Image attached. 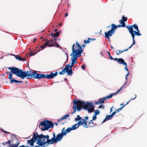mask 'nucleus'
Returning a JSON list of instances; mask_svg holds the SVG:
<instances>
[{"instance_id": "6e6552de", "label": "nucleus", "mask_w": 147, "mask_h": 147, "mask_svg": "<svg viewBox=\"0 0 147 147\" xmlns=\"http://www.w3.org/2000/svg\"><path fill=\"white\" fill-rule=\"evenodd\" d=\"M50 44V40L47 41L46 43L43 45H41L40 47V49H39L38 51H40V50H42L43 49H45V47L47 46L49 47H51L54 46V45L53 44Z\"/></svg>"}, {"instance_id": "0eeeda50", "label": "nucleus", "mask_w": 147, "mask_h": 147, "mask_svg": "<svg viewBox=\"0 0 147 147\" xmlns=\"http://www.w3.org/2000/svg\"><path fill=\"white\" fill-rule=\"evenodd\" d=\"M71 127L69 128L66 129L65 131H64V128H63L62 129V132L58 134L57 135H61L62 136L60 140V141L62 140V139L63 136H65L67 133L69 132L71 130H73Z\"/></svg>"}, {"instance_id": "58836bf2", "label": "nucleus", "mask_w": 147, "mask_h": 147, "mask_svg": "<svg viewBox=\"0 0 147 147\" xmlns=\"http://www.w3.org/2000/svg\"><path fill=\"white\" fill-rule=\"evenodd\" d=\"M129 72H128L126 76H125V80H126V81H127V77L128 76V75H129Z\"/></svg>"}, {"instance_id": "49530a36", "label": "nucleus", "mask_w": 147, "mask_h": 147, "mask_svg": "<svg viewBox=\"0 0 147 147\" xmlns=\"http://www.w3.org/2000/svg\"><path fill=\"white\" fill-rule=\"evenodd\" d=\"M127 82V81H126L124 83V85L122 86H123V88L125 87V85L126 84V83Z\"/></svg>"}, {"instance_id": "79ce46f5", "label": "nucleus", "mask_w": 147, "mask_h": 147, "mask_svg": "<svg viewBox=\"0 0 147 147\" xmlns=\"http://www.w3.org/2000/svg\"><path fill=\"white\" fill-rule=\"evenodd\" d=\"M19 147H30L28 146H27V147H26V146H25L24 145H22V146H19ZM34 147H38V146H35Z\"/></svg>"}, {"instance_id": "a211bd4d", "label": "nucleus", "mask_w": 147, "mask_h": 147, "mask_svg": "<svg viewBox=\"0 0 147 147\" xmlns=\"http://www.w3.org/2000/svg\"><path fill=\"white\" fill-rule=\"evenodd\" d=\"M69 116V114H67V115H65L62 117L61 119H59L58 120V122H59L61 120H62L63 119H65L67 117H68Z\"/></svg>"}, {"instance_id": "f8f14e48", "label": "nucleus", "mask_w": 147, "mask_h": 147, "mask_svg": "<svg viewBox=\"0 0 147 147\" xmlns=\"http://www.w3.org/2000/svg\"><path fill=\"white\" fill-rule=\"evenodd\" d=\"M128 31L131 35V36H135V34L133 31V28L132 26H128L127 27Z\"/></svg>"}, {"instance_id": "ea45409f", "label": "nucleus", "mask_w": 147, "mask_h": 147, "mask_svg": "<svg viewBox=\"0 0 147 147\" xmlns=\"http://www.w3.org/2000/svg\"><path fill=\"white\" fill-rule=\"evenodd\" d=\"M136 95H134V98H131V100H129V101L128 102H127V103L126 104H127L129 103V101H130L131 100H134V99L136 98Z\"/></svg>"}, {"instance_id": "473e14b6", "label": "nucleus", "mask_w": 147, "mask_h": 147, "mask_svg": "<svg viewBox=\"0 0 147 147\" xmlns=\"http://www.w3.org/2000/svg\"><path fill=\"white\" fill-rule=\"evenodd\" d=\"M79 121H78V123H77V124H78V125H79V126L80 125H82V120H79Z\"/></svg>"}, {"instance_id": "ddd939ff", "label": "nucleus", "mask_w": 147, "mask_h": 147, "mask_svg": "<svg viewBox=\"0 0 147 147\" xmlns=\"http://www.w3.org/2000/svg\"><path fill=\"white\" fill-rule=\"evenodd\" d=\"M82 121V125H83V126L86 128H88L89 127L88 126V124H87V123L88 122L87 120L84 119H81Z\"/></svg>"}, {"instance_id": "6ab92c4d", "label": "nucleus", "mask_w": 147, "mask_h": 147, "mask_svg": "<svg viewBox=\"0 0 147 147\" xmlns=\"http://www.w3.org/2000/svg\"><path fill=\"white\" fill-rule=\"evenodd\" d=\"M59 32H56L55 33H52L51 35L53 36V38L57 37L59 35Z\"/></svg>"}, {"instance_id": "9d476101", "label": "nucleus", "mask_w": 147, "mask_h": 147, "mask_svg": "<svg viewBox=\"0 0 147 147\" xmlns=\"http://www.w3.org/2000/svg\"><path fill=\"white\" fill-rule=\"evenodd\" d=\"M114 94L111 93L108 96H107L105 97H104L103 98H100L99 100V102L100 103H103L104 102V100H106L107 99H109L111 98L114 95Z\"/></svg>"}, {"instance_id": "aec40b11", "label": "nucleus", "mask_w": 147, "mask_h": 147, "mask_svg": "<svg viewBox=\"0 0 147 147\" xmlns=\"http://www.w3.org/2000/svg\"><path fill=\"white\" fill-rule=\"evenodd\" d=\"M10 82L11 83H12L13 82L17 83L18 82L21 83L22 82V81H18L13 78L10 81Z\"/></svg>"}, {"instance_id": "69168bd1", "label": "nucleus", "mask_w": 147, "mask_h": 147, "mask_svg": "<svg viewBox=\"0 0 147 147\" xmlns=\"http://www.w3.org/2000/svg\"><path fill=\"white\" fill-rule=\"evenodd\" d=\"M68 15V14L67 13H66L65 14V17H67Z\"/></svg>"}, {"instance_id": "4468645a", "label": "nucleus", "mask_w": 147, "mask_h": 147, "mask_svg": "<svg viewBox=\"0 0 147 147\" xmlns=\"http://www.w3.org/2000/svg\"><path fill=\"white\" fill-rule=\"evenodd\" d=\"M111 26L112 28H111V29L109 30L114 34L117 27L116 25L114 24H112Z\"/></svg>"}, {"instance_id": "a878e982", "label": "nucleus", "mask_w": 147, "mask_h": 147, "mask_svg": "<svg viewBox=\"0 0 147 147\" xmlns=\"http://www.w3.org/2000/svg\"><path fill=\"white\" fill-rule=\"evenodd\" d=\"M15 56V58L16 59L20 61H21V56H19L18 55H13Z\"/></svg>"}, {"instance_id": "680f3d73", "label": "nucleus", "mask_w": 147, "mask_h": 147, "mask_svg": "<svg viewBox=\"0 0 147 147\" xmlns=\"http://www.w3.org/2000/svg\"><path fill=\"white\" fill-rule=\"evenodd\" d=\"M85 118H86V120H88V117H85Z\"/></svg>"}, {"instance_id": "e2e57ef3", "label": "nucleus", "mask_w": 147, "mask_h": 147, "mask_svg": "<svg viewBox=\"0 0 147 147\" xmlns=\"http://www.w3.org/2000/svg\"><path fill=\"white\" fill-rule=\"evenodd\" d=\"M123 108V107H120V108H119V110H121Z\"/></svg>"}, {"instance_id": "f03ea898", "label": "nucleus", "mask_w": 147, "mask_h": 147, "mask_svg": "<svg viewBox=\"0 0 147 147\" xmlns=\"http://www.w3.org/2000/svg\"><path fill=\"white\" fill-rule=\"evenodd\" d=\"M82 108H84L86 110H87L90 113H92L94 109L92 102L88 103L87 102L85 103L84 101H82L75 99L73 102V108L74 110L72 114L76 113V109L78 111H81Z\"/></svg>"}, {"instance_id": "7ed1b4c3", "label": "nucleus", "mask_w": 147, "mask_h": 147, "mask_svg": "<svg viewBox=\"0 0 147 147\" xmlns=\"http://www.w3.org/2000/svg\"><path fill=\"white\" fill-rule=\"evenodd\" d=\"M70 56H72L71 58V65L70 63L68 65H66V66L65 68L62 70L61 72H59V74L60 75L64 74L66 71L68 75L70 76L72 75V67L74 65L77 63L76 59L78 57H80L81 56L80 53H79L77 54H73L72 53L70 54Z\"/></svg>"}, {"instance_id": "cd10ccee", "label": "nucleus", "mask_w": 147, "mask_h": 147, "mask_svg": "<svg viewBox=\"0 0 147 147\" xmlns=\"http://www.w3.org/2000/svg\"><path fill=\"white\" fill-rule=\"evenodd\" d=\"M57 39H58L57 38H52L51 39V40H50V44H51V42H53L54 40L56 42L57 41Z\"/></svg>"}, {"instance_id": "f704fd0d", "label": "nucleus", "mask_w": 147, "mask_h": 147, "mask_svg": "<svg viewBox=\"0 0 147 147\" xmlns=\"http://www.w3.org/2000/svg\"><path fill=\"white\" fill-rule=\"evenodd\" d=\"M132 37L133 40V42L132 44L131 45H134L135 44V41L134 40L135 36H132Z\"/></svg>"}, {"instance_id": "bf43d9fd", "label": "nucleus", "mask_w": 147, "mask_h": 147, "mask_svg": "<svg viewBox=\"0 0 147 147\" xmlns=\"http://www.w3.org/2000/svg\"><path fill=\"white\" fill-rule=\"evenodd\" d=\"M36 40V38H34L33 40V42H34Z\"/></svg>"}, {"instance_id": "dca6fc26", "label": "nucleus", "mask_w": 147, "mask_h": 147, "mask_svg": "<svg viewBox=\"0 0 147 147\" xmlns=\"http://www.w3.org/2000/svg\"><path fill=\"white\" fill-rule=\"evenodd\" d=\"M117 62L120 64H123L124 65H127L126 63L125 62L124 60L122 58L119 59Z\"/></svg>"}, {"instance_id": "a18cd8bd", "label": "nucleus", "mask_w": 147, "mask_h": 147, "mask_svg": "<svg viewBox=\"0 0 147 147\" xmlns=\"http://www.w3.org/2000/svg\"><path fill=\"white\" fill-rule=\"evenodd\" d=\"M125 69L128 71V72H129V71L128 69H127V65H125Z\"/></svg>"}, {"instance_id": "72a5a7b5", "label": "nucleus", "mask_w": 147, "mask_h": 147, "mask_svg": "<svg viewBox=\"0 0 147 147\" xmlns=\"http://www.w3.org/2000/svg\"><path fill=\"white\" fill-rule=\"evenodd\" d=\"M37 53L36 52L35 53H34L33 51H31L30 52V56H32L34 55L35 54H36Z\"/></svg>"}, {"instance_id": "4c0bfd02", "label": "nucleus", "mask_w": 147, "mask_h": 147, "mask_svg": "<svg viewBox=\"0 0 147 147\" xmlns=\"http://www.w3.org/2000/svg\"><path fill=\"white\" fill-rule=\"evenodd\" d=\"M96 115H94L93 116L92 120H95L96 119Z\"/></svg>"}, {"instance_id": "c9c22d12", "label": "nucleus", "mask_w": 147, "mask_h": 147, "mask_svg": "<svg viewBox=\"0 0 147 147\" xmlns=\"http://www.w3.org/2000/svg\"><path fill=\"white\" fill-rule=\"evenodd\" d=\"M100 113L99 111L98 110H96L95 112V113L94 114V115H97L98 114H99Z\"/></svg>"}, {"instance_id": "b1692460", "label": "nucleus", "mask_w": 147, "mask_h": 147, "mask_svg": "<svg viewBox=\"0 0 147 147\" xmlns=\"http://www.w3.org/2000/svg\"><path fill=\"white\" fill-rule=\"evenodd\" d=\"M120 21V23L121 24V25L120 26L123 27H125V24L124 22L122 20H121Z\"/></svg>"}, {"instance_id": "4d7b16f0", "label": "nucleus", "mask_w": 147, "mask_h": 147, "mask_svg": "<svg viewBox=\"0 0 147 147\" xmlns=\"http://www.w3.org/2000/svg\"><path fill=\"white\" fill-rule=\"evenodd\" d=\"M115 111L116 112V113L119 112V109H118Z\"/></svg>"}, {"instance_id": "bb28decb", "label": "nucleus", "mask_w": 147, "mask_h": 147, "mask_svg": "<svg viewBox=\"0 0 147 147\" xmlns=\"http://www.w3.org/2000/svg\"><path fill=\"white\" fill-rule=\"evenodd\" d=\"M82 119L80 117V115H78L77 116V118H75V120L77 121H78L80 120H81Z\"/></svg>"}, {"instance_id": "1a4fd4ad", "label": "nucleus", "mask_w": 147, "mask_h": 147, "mask_svg": "<svg viewBox=\"0 0 147 147\" xmlns=\"http://www.w3.org/2000/svg\"><path fill=\"white\" fill-rule=\"evenodd\" d=\"M57 75V72H56L55 73L51 72L49 74L45 75V78H47L49 79H51L54 78Z\"/></svg>"}, {"instance_id": "2f4dec72", "label": "nucleus", "mask_w": 147, "mask_h": 147, "mask_svg": "<svg viewBox=\"0 0 147 147\" xmlns=\"http://www.w3.org/2000/svg\"><path fill=\"white\" fill-rule=\"evenodd\" d=\"M132 27H134L135 28V29L137 30L138 29V26L136 24H134L133 26H132Z\"/></svg>"}, {"instance_id": "c03bdc74", "label": "nucleus", "mask_w": 147, "mask_h": 147, "mask_svg": "<svg viewBox=\"0 0 147 147\" xmlns=\"http://www.w3.org/2000/svg\"><path fill=\"white\" fill-rule=\"evenodd\" d=\"M116 112L115 111L114 112H113L111 114V115L113 117L114 115H115V114L116 113Z\"/></svg>"}, {"instance_id": "13d9d810", "label": "nucleus", "mask_w": 147, "mask_h": 147, "mask_svg": "<svg viewBox=\"0 0 147 147\" xmlns=\"http://www.w3.org/2000/svg\"><path fill=\"white\" fill-rule=\"evenodd\" d=\"M120 105H121V106H122V107H124L125 106V105H124L123 104H120Z\"/></svg>"}, {"instance_id": "864d4df0", "label": "nucleus", "mask_w": 147, "mask_h": 147, "mask_svg": "<svg viewBox=\"0 0 147 147\" xmlns=\"http://www.w3.org/2000/svg\"><path fill=\"white\" fill-rule=\"evenodd\" d=\"M95 103L96 105H98L99 103H100V102H99V100L98 102H95Z\"/></svg>"}, {"instance_id": "5fc2aeb1", "label": "nucleus", "mask_w": 147, "mask_h": 147, "mask_svg": "<svg viewBox=\"0 0 147 147\" xmlns=\"http://www.w3.org/2000/svg\"><path fill=\"white\" fill-rule=\"evenodd\" d=\"M65 55H66V56H67V58H68V54H67V53H66V52H65Z\"/></svg>"}, {"instance_id": "8fccbe9b", "label": "nucleus", "mask_w": 147, "mask_h": 147, "mask_svg": "<svg viewBox=\"0 0 147 147\" xmlns=\"http://www.w3.org/2000/svg\"><path fill=\"white\" fill-rule=\"evenodd\" d=\"M114 59L115 61H118L119 59H118L117 58H115V59Z\"/></svg>"}, {"instance_id": "39448f33", "label": "nucleus", "mask_w": 147, "mask_h": 147, "mask_svg": "<svg viewBox=\"0 0 147 147\" xmlns=\"http://www.w3.org/2000/svg\"><path fill=\"white\" fill-rule=\"evenodd\" d=\"M72 53L73 54H77L80 53V55H81L83 51L78 42H76V45L75 44H74L72 46Z\"/></svg>"}, {"instance_id": "e433bc0d", "label": "nucleus", "mask_w": 147, "mask_h": 147, "mask_svg": "<svg viewBox=\"0 0 147 147\" xmlns=\"http://www.w3.org/2000/svg\"><path fill=\"white\" fill-rule=\"evenodd\" d=\"M86 65L84 64H83L82 66L81 67L82 69L83 70H85L86 67Z\"/></svg>"}, {"instance_id": "f3484780", "label": "nucleus", "mask_w": 147, "mask_h": 147, "mask_svg": "<svg viewBox=\"0 0 147 147\" xmlns=\"http://www.w3.org/2000/svg\"><path fill=\"white\" fill-rule=\"evenodd\" d=\"M112 117L113 116L111 115L107 116L105 118V119L102 121V123L105 122L108 120L111 119Z\"/></svg>"}, {"instance_id": "774afa93", "label": "nucleus", "mask_w": 147, "mask_h": 147, "mask_svg": "<svg viewBox=\"0 0 147 147\" xmlns=\"http://www.w3.org/2000/svg\"><path fill=\"white\" fill-rule=\"evenodd\" d=\"M112 108H113V107H112L111 108V112L113 110L112 109Z\"/></svg>"}, {"instance_id": "5701e85b", "label": "nucleus", "mask_w": 147, "mask_h": 147, "mask_svg": "<svg viewBox=\"0 0 147 147\" xmlns=\"http://www.w3.org/2000/svg\"><path fill=\"white\" fill-rule=\"evenodd\" d=\"M79 127V125H78V124L76 123L73 125L71 127V128L72 129V130H73L76 129Z\"/></svg>"}, {"instance_id": "4be33fe9", "label": "nucleus", "mask_w": 147, "mask_h": 147, "mask_svg": "<svg viewBox=\"0 0 147 147\" xmlns=\"http://www.w3.org/2000/svg\"><path fill=\"white\" fill-rule=\"evenodd\" d=\"M136 30L137 31V32H136V31H134V33L135 35H136L138 36H141V34L140 33V32L139 29H138V30Z\"/></svg>"}, {"instance_id": "7c9ffc66", "label": "nucleus", "mask_w": 147, "mask_h": 147, "mask_svg": "<svg viewBox=\"0 0 147 147\" xmlns=\"http://www.w3.org/2000/svg\"><path fill=\"white\" fill-rule=\"evenodd\" d=\"M122 20L124 22H126L127 21V17H125V16H123L122 17Z\"/></svg>"}, {"instance_id": "052dcab7", "label": "nucleus", "mask_w": 147, "mask_h": 147, "mask_svg": "<svg viewBox=\"0 0 147 147\" xmlns=\"http://www.w3.org/2000/svg\"><path fill=\"white\" fill-rule=\"evenodd\" d=\"M132 46H133V45H131V46H130L129 47V48H128L127 49H128V50L129 49H130L131 47H132Z\"/></svg>"}, {"instance_id": "f257e3e1", "label": "nucleus", "mask_w": 147, "mask_h": 147, "mask_svg": "<svg viewBox=\"0 0 147 147\" xmlns=\"http://www.w3.org/2000/svg\"><path fill=\"white\" fill-rule=\"evenodd\" d=\"M9 69L11 70L12 73L22 79L26 77H28V79L32 78L33 77L38 79L45 78V74H37L35 71L26 72L16 67H9Z\"/></svg>"}, {"instance_id": "6e6d98bb", "label": "nucleus", "mask_w": 147, "mask_h": 147, "mask_svg": "<svg viewBox=\"0 0 147 147\" xmlns=\"http://www.w3.org/2000/svg\"><path fill=\"white\" fill-rule=\"evenodd\" d=\"M109 56L110 59L112 60L113 59V58L110 55Z\"/></svg>"}, {"instance_id": "603ef678", "label": "nucleus", "mask_w": 147, "mask_h": 147, "mask_svg": "<svg viewBox=\"0 0 147 147\" xmlns=\"http://www.w3.org/2000/svg\"><path fill=\"white\" fill-rule=\"evenodd\" d=\"M89 42V41L88 40H85V43H88Z\"/></svg>"}, {"instance_id": "3c124183", "label": "nucleus", "mask_w": 147, "mask_h": 147, "mask_svg": "<svg viewBox=\"0 0 147 147\" xmlns=\"http://www.w3.org/2000/svg\"><path fill=\"white\" fill-rule=\"evenodd\" d=\"M55 44H56V45H57V47H60V46L57 43L55 42H54Z\"/></svg>"}, {"instance_id": "37998d69", "label": "nucleus", "mask_w": 147, "mask_h": 147, "mask_svg": "<svg viewBox=\"0 0 147 147\" xmlns=\"http://www.w3.org/2000/svg\"><path fill=\"white\" fill-rule=\"evenodd\" d=\"M104 107V105L103 104H102L99 106V108H103Z\"/></svg>"}, {"instance_id": "9b49d317", "label": "nucleus", "mask_w": 147, "mask_h": 147, "mask_svg": "<svg viewBox=\"0 0 147 147\" xmlns=\"http://www.w3.org/2000/svg\"><path fill=\"white\" fill-rule=\"evenodd\" d=\"M113 34L114 33L109 30L108 31L106 32L105 33V37L109 40L110 39L109 37L112 36Z\"/></svg>"}, {"instance_id": "0e129e2a", "label": "nucleus", "mask_w": 147, "mask_h": 147, "mask_svg": "<svg viewBox=\"0 0 147 147\" xmlns=\"http://www.w3.org/2000/svg\"><path fill=\"white\" fill-rule=\"evenodd\" d=\"M123 89V86H122L121 87V88H120V90H122Z\"/></svg>"}, {"instance_id": "c756f323", "label": "nucleus", "mask_w": 147, "mask_h": 147, "mask_svg": "<svg viewBox=\"0 0 147 147\" xmlns=\"http://www.w3.org/2000/svg\"><path fill=\"white\" fill-rule=\"evenodd\" d=\"M128 50V49H126L124 51H122V50H119L118 51V52L117 53V54L118 55H119L120 53L123 52L124 51H127Z\"/></svg>"}, {"instance_id": "412c9836", "label": "nucleus", "mask_w": 147, "mask_h": 147, "mask_svg": "<svg viewBox=\"0 0 147 147\" xmlns=\"http://www.w3.org/2000/svg\"><path fill=\"white\" fill-rule=\"evenodd\" d=\"M92 120H90L89 122L88 126L90 124V126H89L90 127H94L95 125V124L94 123V122L92 121Z\"/></svg>"}, {"instance_id": "338daca9", "label": "nucleus", "mask_w": 147, "mask_h": 147, "mask_svg": "<svg viewBox=\"0 0 147 147\" xmlns=\"http://www.w3.org/2000/svg\"><path fill=\"white\" fill-rule=\"evenodd\" d=\"M111 49H113V47L111 45Z\"/></svg>"}, {"instance_id": "de8ad7c7", "label": "nucleus", "mask_w": 147, "mask_h": 147, "mask_svg": "<svg viewBox=\"0 0 147 147\" xmlns=\"http://www.w3.org/2000/svg\"><path fill=\"white\" fill-rule=\"evenodd\" d=\"M121 90H120V89H119V90L117 91V92L115 93H114V94H113L114 95H115V94H116L118 93Z\"/></svg>"}, {"instance_id": "c85d7f7f", "label": "nucleus", "mask_w": 147, "mask_h": 147, "mask_svg": "<svg viewBox=\"0 0 147 147\" xmlns=\"http://www.w3.org/2000/svg\"><path fill=\"white\" fill-rule=\"evenodd\" d=\"M11 142V140H9L7 142H4L3 143V144L4 145H6L7 144H10Z\"/></svg>"}, {"instance_id": "a19ab883", "label": "nucleus", "mask_w": 147, "mask_h": 147, "mask_svg": "<svg viewBox=\"0 0 147 147\" xmlns=\"http://www.w3.org/2000/svg\"><path fill=\"white\" fill-rule=\"evenodd\" d=\"M13 143L12 144H11V142L10 143V144H9V147H13Z\"/></svg>"}, {"instance_id": "423d86ee", "label": "nucleus", "mask_w": 147, "mask_h": 147, "mask_svg": "<svg viewBox=\"0 0 147 147\" xmlns=\"http://www.w3.org/2000/svg\"><path fill=\"white\" fill-rule=\"evenodd\" d=\"M37 136L36 135L35 133L34 132L32 139L30 140H27V146L30 147H34V144L36 141L37 140Z\"/></svg>"}, {"instance_id": "2eb2a0df", "label": "nucleus", "mask_w": 147, "mask_h": 147, "mask_svg": "<svg viewBox=\"0 0 147 147\" xmlns=\"http://www.w3.org/2000/svg\"><path fill=\"white\" fill-rule=\"evenodd\" d=\"M14 137H15V139H16V141H17L16 142V143H15L14 144H13V147H17L19 145V144L20 143V141L19 140H18V138H17L15 136H14Z\"/></svg>"}, {"instance_id": "20e7f679", "label": "nucleus", "mask_w": 147, "mask_h": 147, "mask_svg": "<svg viewBox=\"0 0 147 147\" xmlns=\"http://www.w3.org/2000/svg\"><path fill=\"white\" fill-rule=\"evenodd\" d=\"M40 125L42 126L41 127V130L42 131H45L47 130L49 128L53 127L54 124L51 121L46 120L41 122L39 126Z\"/></svg>"}, {"instance_id": "09e8293b", "label": "nucleus", "mask_w": 147, "mask_h": 147, "mask_svg": "<svg viewBox=\"0 0 147 147\" xmlns=\"http://www.w3.org/2000/svg\"><path fill=\"white\" fill-rule=\"evenodd\" d=\"M26 59V58H21V59H22V61H25Z\"/></svg>"}, {"instance_id": "393cba45", "label": "nucleus", "mask_w": 147, "mask_h": 147, "mask_svg": "<svg viewBox=\"0 0 147 147\" xmlns=\"http://www.w3.org/2000/svg\"><path fill=\"white\" fill-rule=\"evenodd\" d=\"M12 74L13 73H11V72H10L9 74L7 75L8 78L9 80L10 81L12 79Z\"/></svg>"}]
</instances>
